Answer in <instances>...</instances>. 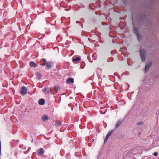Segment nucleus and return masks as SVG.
Wrapping results in <instances>:
<instances>
[{"mask_svg": "<svg viewBox=\"0 0 159 159\" xmlns=\"http://www.w3.org/2000/svg\"><path fill=\"white\" fill-rule=\"evenodd\" d=\"M140 56L142 59V60L143 61H145V57L146 56V53L145 51L143 50H140Z\"/></svg>", "mask_w": 159, "mask_h": 159, "instance_id": "f257e3e1", "label": "nucleus"}, {"mask_svg": "<svg viewBox=\"0 0 159 159\" xmlns=\"http://www.w3.org/2000/svg\"><path fill=\"white\" fill-rule=\"evenodd\" d=\"M27 92V90L26 87L24 86L22 87L20 91L21 93L23 95H25L26 94Z\"/></svg>", "mask_w": 159, "mask_h": 159, "instance_id": "f03ea898", "label": "nucleus"}, {"mask_svg": "<svg viewBox=\"0 0 159 159\" xmlns=\"http://www.w3.org/2000/svg\"><path fill=\"white\" fill-rule=\"evenodd\" d=\"M112 132V131H110L107 134L104 139V142H106L107 141L108 138L111 135Z\"/></svg>", "mask_w": 159, "mask_h": 159, "instance_id": "7ed1b4c3", "label": "nucleus"}, {"mask_svg": "<svg viewBox=\"0 0 159 159\" xmlns=\"http://www.w3.org/2000/svg\"><path fill=\"white\" fill-rule=\"evenodd\" d=\"M44 151L42 148H40L39 149L38 151L37 154L38 155H41L44 153Z\"/></svg>", "mask_w": 159, "mask_h": 159, "instance_id": "20e7f679", "label": "nucleus"}, {"mask_svg": "<svg viewBox=\"0 0 159 159\" xmlns=\"http://www.w3.org/2000/svg\"><path fill=\"white\" fill-rule=\"evenodd\" d=\"M42 120L43 121H45L46 120H48L49 119V117L48 116L46 115H44L43 116H42Z\"/></svg>", "mask_w": 159, "mask_h": 159, "instance_id": "39448f33", "label": "nucleus"}, {"mask_svg": "<svg viewBox=\"0 0 159 159\" xmlns=\"http://www.w3.org/2000/svg\"><path fill=\"white\" fill-rule=\"evenodd\" d=\"M151 65V63H150L149 64H147L145 66V72H147L149 69L150 68Z\"/></svg>", "mask_w": 159, "mask_h": 159, "instance_id": "423d86ee", "label": "nucleus"}, {"mask_svg": "<svg viewBox=\"0 0 159 159\" xmlns=\"http://www.w3.org/2000/svg\"><path fill=\"white\" fill-rule=\"evenodd\" d=\"M66 82L68 83H71L72 84L74 82V79L72 78H69L67 79Z\"/></svg>", "mask_w": 159, "mask_h": 159, "instance_id": "0eeeda50", "label": "nucleus"}, {"mask_svg": "<svg viewBox=\"0 0 159 159\" xmlns=\"http://www.w3.org/2000/svg\"><path fill=\"white\" fill-rule=\"evenodd\" d=\"M39 104L40 105H43L45 103V100L43 99H41L39 101Z\"/></svg>", "mask_w": 159, "mask_h": 159, "instance_id": "6e6552de", "label": "nucleus"}, {"mask_svg": "<svg viewBox=\"0 0 159 159\" xmlns=\"http://www.w3.org/2000/svg\"><path fill=\"white\" fill-rule=\"evenodd\" d=\"M80 60V58L79 57H77L72 59V61L73 62H78Z\"/></svg>", "mask_w": 159, "mask_h": 159, "instance_id": "1a4fd4ad", "label": "nucleus"}, {"mask_svg": "<svg viewBox=\"0 0 159 159\" xmlns=\"http://www.w3.org/2000/svg\"><path fill=\"white\" fill-rule=\"evenodd\" d=\"M36 74L37 75V79H40L41 78L42 75L40 73L38 72H36Z\"/></svg>", "mask_w": 159, "mask_h": 159, "instance_id": "9d476101", "label": "nucleus"}, {"mask_svg": "<svg viewBox=\"0 0 159 159\" xmlns=\"http://www.w3.org/2000/svg\"><path fill=\"white\" fill-rule=\"evenodd\" d=\"M122 122V121L121 120L118 121L117 122V123L116 125V128H117L118 127H119L121 125Z\"/></svg>", "mask_w": 159, "mask_h": 159, "instance_id": "9b49d317", "label": "nucleus"}, {"mask_svg": "<svg viewBox=\"0 0 159 159\" xmlns=\"http://www.w3.org/2000/svg\"><path fill=\"white\" fill-rule=\"evenodd\" d=\"M46 67L48 69H49L51 67V65L50 62H48L47 63Z\"/></svg>", "mask_w": 159, "mask_h": 159, "instance_id": "f8f14e48", "label": "nucleus"}, {"mask_svg": "<svg viewBox=\"0 0 159 159\" xmlns=\"http://www.w3.org/2000/svg\"><path fill=\"white\" fill-rule=\"evenodd\" d=\"M30 65L32 67H34L36 66V64L34 62L32 61L30 63Z\"/></svg>", "mask_w": 159, "mask_h": 159, "instance_id": "ddd939ff", "label": "nucleus"}, {"mask_svg": "<svg viewBox=\"0 0 159 159\" xmlns=\"http://www.w3.org/2000/svg\"><path fill=\"white\" fill-rule=\"evenodd\" d=\"M133 30L135 34H139L138 32V29L134 27L133 28Z\"/></svg>", "mask_w": 159, "mask_h": 159, "instance_id": "4468645a", "label": "nucleus"}, {"mask_svg": "<svg viewBox=\"0 0 159 159\" xmlns=\"http://www.w3.org/2000/svg\"><path fill=\"white\" fill-rule=\"evenodd\" d=\"M136 35L137 36L138 40L139 41H140L142 39V37L141 35L139 33L137 34Z\"/></svg>", "mask_w": 159, "mask_h": 159, "instance_id": "2eb2a0df", "label": "nucleus"}, {"mask_svg": "<svg viewBox=\"0 0 159 159\" xmlns=\"http://www.w3.org/2000/svg\"><path fill=\"white\" fill-rule=\"evenodd\" d=\"M56 124L57 125L61 126V123L60 121H56Z\"/></svg>", "mask_w": 159, "mask_h": 159, "instance_id": "dca6fc26", "label": "nucleus"}, {"mask_svg": "<svg viewBox=\"0 0 159 159\" xmlns=\"http://www.w3.org/2000/svg\"><path fill=\"white\" fill-rule=\"evenodd\" d=\"M153 155L155 156H157L158 155V153L157 152H155L154 153Z\"/></svg>", "mask_w": 159, "mask_h": 159, "instance_id": "f3484780", "label": "nucleus"}, {"mask_svg": "<svg viewBox=\"0 0 159 159\" xmlns=\"http://www.w3.org/2000/svg\"><path fill=\"white\" fill-rule=\"evenodd\" d=\"M142 123H143L142 122H138L137 124L138 125H141L142 124Z\"/></svg>", "mask_w": 159, "mask_h": 159, "instance_id": "a211bd4d", "label": "nucleus"}, {"mask_svg": "<svg viewBox=\"0 0 159 159\" xmlns=\"http://www.w3.org/2000/svg\"><path fill=\"white\" fill-rule=\"evenodd\" d=\"M55 89H59V86H56L55 87Z\"/></svg>", "mask_w": 159, "mask_h": 159, "instance_id": "6ab92c4d", "label": "nucleus"}, {"mask_svg": "<svg viewBox=\"0 0 159 159\" xmlns=\"http://www.w3.org/2000/svg\"><path fill=\"white\" fill-rule=\"evenodd\" d=\"M43 62L45 63V62L46 61V60L45 59L43 58Z\"/></svg>", "mask_w": 159, "mask_h": 159, "instance_id": "aec40b11", "label": "nucleus"}, {"mask_svg": "<svg viewBox=\"0 0 159 159\" xmlns=\"http://www.w3.org/2000/svg\"><path fill=\"white\" fill-rule=\"evenodd\" d=\"M46 89H47L46 88H44L43 90V92H45V91H46Z\"/></svg>", "mask_w": 159, "mask_h": 159, "instance_id": "412c9836", "label": "nucleus"}, {"mask_svg": "<svg viewBox=\"0 0 159 159\" xmlns=\"http://www.w3.org/2000/svg\"><path fill=\"white\" fill-rule=\"evenodd\" d=\"M46 65V64L45 63L43 62V63L42 64V66H44Z\"/></svg>", "mask_w": 159, "mask_h": 159, "instance_id": "4be33fe9", "label": "nucleus"}, {"mask_svg": "<svg viewBox=\"0 0 159 159\" xmlns=\"http://www.w3.org/2000/svg\"><path fill=\"white\" fill-rule=\"evenodd\" d=\"M100 113H101V114H105V113H103L101 111H100Z\"/></svg>", "mask_w": 159, "mask_h": 159, "instance_id": "5701e85b", "label": "nucleus"}, {"mask_svg": "<svg viewBox=\"0 0 159 159\" xmlns=\"http://www.w3.org/2000/svg\"><path fill=\"white\" fill-rule=\"evenodd\" d=\"M76 23H78V22H79V21H76Z\"/></svg>", "mask_w": 159, "mask_h": 159, "instance_id": "b1692460", "label": "nucleus"}]
</instances>
